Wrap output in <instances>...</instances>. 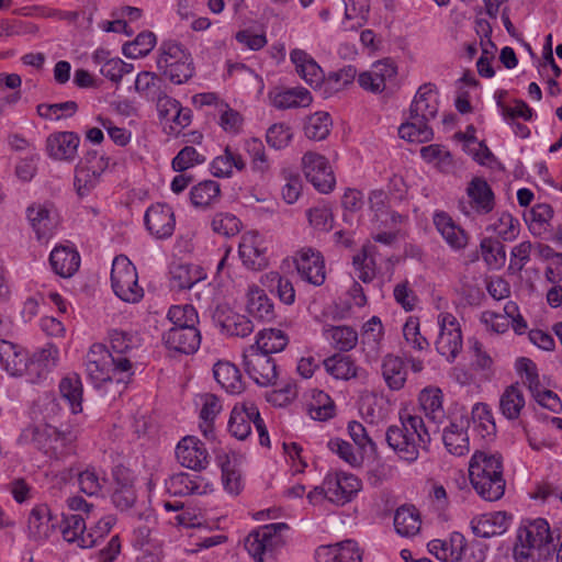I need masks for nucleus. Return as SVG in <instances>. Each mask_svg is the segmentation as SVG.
I'll use <instances>...</instances> for the list:
<instances>
[{
  "mask_svg": "<svg viewBox=\"0 0 562 562\" xmlns=\"http://www.w3.org/2000/svg\"><path fill=\"white\" fill-rule=\"evenodd\" d=\"M385 441L401 460L413 463L420 450L428 449L430 430L420 415L404 408L400 411V424L386 429Z\"/></svg>",
  "mask_w": 562,
  "mask_h": 562,
  "instance_id": "obj_1",
  "label": "nucleus"
},
{
  "mask_svg": "<svg viewBox=\"0 0 562 562\" xmlns=\"http://www.w3.org/2000/svg\"><path fill=\"white\" fill-rule=\"evenodd\" d=\"M554 531L543 518L524 520L516 533L513 557L515 562H540L555 551Z\"/></svg>",
  "mask_w": 562,
  "mask_h": 562,
  "instance_id": "obj_2",
  "label": "nucleus"
},
{
  "mask_svg": "<svg viewBox=\"0 0 562 562\" xmlns=\"http://www.w3.org/2000/svg\"><path fill=\"white\" fill-rule=\"evenodd\" d=\"M469 476L473 488L487 502L503 497L506 482L501 456L476 451L469 464Z\"/></svg>",
  "mask_w": 562,
  "mask_h": 562,
  "instance_id": "obj_3",
  "label": "nucleus"
},
{
  "mask_svg": "<svg viewBox=\"0 0 562 562\" xmlns=\"http://www.w3.org/2000/svg\"><path fill=\"white\" fill-rule=\"evenodd\" d=\"M86 371L97 387L112 381L127 383L134 374L132 361L114 358L102 344L90 347L86 358Z\"/></svg>",
  "mask_w": 562,
  "mask_h": 562,
  "instance_id": "obj_4",
  "label": "nucleus"
},
{
  "mask_svg": "<svg viewBox=\"0 0 562 562\" xmlns=\"http://www.w3.org/2000/svg\"><path fill=\"white\" fill-rule=\"evenodd\" d=\"M290 526L285 522H272L252 530L245 539V549L255 562H277L286 544V532Z\"/></svg>",
  "mask_w": 562,
  "mask_h": 562,
  "instance_id": "obj_5",
  "label": "nucleus"
},
{
  "mask_svg": "<svg viewBox=\"0 0 562 562\" xmlns=\"http://www.w3.org/2000/svg\"><path fill=\"white\" fill-rule=\"evenodd\" d=\"M156 63L158 70L175 85L187 82L194 74L190 52L173 40L160 44Z\"/></svg>",
  "mask_w": 562,
  "mask_h": 562,
  "instance_id": "obj_6",
  "label": "nucleus"
},
{
  "mask_svg": "<svg viewBox=\"0 0 562 562\" xmlns=\"http://www.w3.org/2000/svg\"><path fill=\"white\" fill-rule=\"evenodd\" d=\"M66 505L70 512L75 513H63L60 525L63 538L82 549L81 539H86L88 521L91 518H97L95 507L79 495L68 497Z\"/></svg>",
  "mask_w": 562,
  "mask_h": 562,
  "instance_id": "obj_7",
  "label": "nucleus"
},
{
  "mask_svg": "<svg viewBox=\"0 0 562 562\" xmlns=\"http://www.w3.org/2000/svg\"><path fill=\"white\" fill-rule=\"evenodd\" d=\"M111 285L115 295L124 302L137 303L144 296L136 268L123 255L115 257L112 262Z\"/></svg>",
  "mask_w": 562,
  "mask_h": 562,
  "instance_id": "obj_8",
  "label": "nucleus"
},
{
  "mask_svg": "<svg viewBox=\"0 0 562 562\" xmlns=\"http://www.w3.org/2000/svg\"><path fill=\"white\" fill-rule=\"evenodd\" d=\"M495 196L485 179L474 177L465 189V196L458 202V210L467 217L485 215L493 211Z\"/></svg>",
  "mask_w": 562,
  "mask_h": 562,
  "instance_id": "obj_9",
  "label": "nucleus"
},
{
  "mask_svg": "<svg viewBox=\"0 0 562 562\" xmlns=\"http://www.w3.org/2000/svg\"><path fill=\"white\" fill-rule=\"evenodd\" d=\"M437 324L439 334L435 341L436 350L449 362H452L463 346L460 323L453 314L442 312L437 317Z\"/></svg>",
  "mask_w": 562,
  "mask_h": 562,
  "instance_id": "obj_10",
  "label": "nucleus"
},
{
  "mask_svg": "<svg viewBox=\"0 0 562 562\" xmlns=\"http://www.w3.org/2000/svg\"><path fill=\"white\" fill-rule=\"evenodd\" d=\"M305 178L321 193H329L336 184V178L328 159L315 151H306L302 157Z\"/></svg>",
  "mask_w": 562,
  "mask_h": 562,
  "instance_id": "obj_11",
  "label": "nucleus"
},
{
  "mask_svg": "<svg viewBox=\"0 0 562 562\" xmlns=\"http://www.w3.org/2000/svg\"><path fill=\"white\" fill-rule=\"evenodd\" d=\"M245 371L258 385H274L278 380V368L274 359L262 351L247 347L243 352Z\"/></svg>",
  "mask_w": 562,
  "mask_h": 562,
  "instance_id": "obj_12",
  "label": "nucleus"
},
{
  "mask_svg": "<svg viewBox=\"0 0 562 562\" xmlns=\"http://www.w3.org/2000/svg\"><path fill=\"white\" fill-rule=\"evenodd\" d=\"M361 490V481L350 473L327 474L322 484L324 497L337 505L350 502Z\"/></svg>",
  "mask_w": 562,
  "mask_h": 562,
  "instance_id": "obj_13",
  "label": "nucleus"
},
{
  "mask_svg": "<svg viewBox=\"0 0 562 562\" xmlns=\"http://www.w3.org/2000/svg\"><path fill=\"white\" fill-rule=\"evenodd\" d=\"M75 437L70 432H63L55 427L45 426L38 429L35 441L38 448L49 458L61 459L74 451Z\"/></svg>",
  "mask_w": 562,
  "mask_h": 562,
  "instance_id": "obj_14",
  "label": "nucleus"
},
{
  "mask_svg": "<svg viewBox=\"0 0 562 562\" xmlns=\"http://www.w3.org/2000/svg\"><path fill=\"white\" fill-rule=\"evenodd\" d=\"M397 76V68L390 59L374 63L367 71L359 74V86L372 93H382L389 85L394 83Z\"/></svg>",
  "mask_w": 562,
  "mask_h": 562,
  "instance_id": "obj_15",
  "label": "nucleus"
},
{
  "mask_svg": "<svg viewBox=\"0 0 562 562\" xmlns=\"http://www.w3.org/2000/svg\"><path fill=\"white\" fill-rule=\"evenodd\" d=\"M27 221L40 241L48 240L58 225V215L52 204L33 203L26 209Z\"/></svg>",
  "mask_w": 562,
  "mask_h": 562,
  "instance_id": "obj_16",
  "label": "nucleus"
},
{
  "mask_svg": "<svg viewBox=\"0 0 562 562\" xmlns=\"http://www.w3.org/2000/svg\"><path fill=\"white\" fill-rule=\"evenodd\" d=\"M144 222L149 234L156 239L170 238L176 227L172 207L161 203L154 204L147 209Z\"/></svg>",
  "mask_w": 562,
  "mask_h": 562,
  "instance_id": "obj_17",
  "label": "nucleus"
},
{
  "mask_svg": "<svg viewBox=\"0 0 562 562\" xmlns=\"http://www.w3.org/2000/svg\"><path fill=\"white\" fill-rule=\"evenodd\" d=\"M300 277L313 284L322 285L326 279L325 262L321 252L313 248H302L294 257Z\"/></svg>",
  "mask_w": 562,
  "mask_h": 562,
  "instance_id": "obj_18",
  "label": "nucleus"
},
{
  "mask_svg": "<svg viewBox=\"0 0 562 562\" xmlns=\"http://www.w3.org/2000/svg\"><path fill=\"white\" fill-rule=\"evenodd\" d=\"M176 458L182 467L194 471H201L209 464L205 445L194 436H187L178 442Z\"/></svg>",
  "mask_w": 562,
  "mask_h": 562,
  "instance_id": "obj_19",
  "label": "nucleus"
},
{
  "mask_svg": "<svg viewBox=\"0 0 562 562\" xmlns=\"http://www.w3.org/2000/svg\"><path fill=\"white\" fill-rule=\"evenodd\" d=\"M167 491L173 496L206 495L213 491L212 484L199 474L179 472L166 481Z\"/></svg>",
  "mask_w": 562,
  "mask_h": 562,
  "instance_id": "obj_20",
  "label": "nucleus"
},
{
  "mask_svg": "<svg viewBox=\"0 0 562 562\" xmlns=\"http://www.w3.org/2000/svg\"><path fill=\"white\" fill-rule=\"evenodd\" d=\"M59 358V349L53 344H46L27 355V371L25 375L30 382H36L45 378L56 366Z\"/></svg>",
  "mask_w": 562,
  "mask_h": 562,
  "instance_id": "obj_21",
  "label": "nucleus"
},
{
  "mask_svg": "<svg viewBox=\"0 0 562 562\" xmlns=\"http://www.w3.org/2000/svg\"><path fill=\"white\" fill-rule=\"evenodd\" d=\"M266 250L265 240L258 233L248 232L241 236L238 254L244 266L248 269L261 270L267 267Z\"/></svg>",
  "mask_w": 562,
  "mask_h": 562,
  "instance_id": "obj_22",
  "label": "nucleus"
},
{
  "mask_svg": "<svg viewBox=\"0 0 562 562\" xmlns=\"http://www.w3.org/2000/svg\"><path fill=\"white\" fill-rule=\"evenodd\" d=\"M432 222L437 232L453 251L465 249L469 244V234L447 212L436 211Z\"/></svg>",
  "mask_w": 562,
  "mask_h": 562,
  "instance_id": "obj_23",
  "label": "nucleus"
},
{
  "mask_svg": "<svg viewBox=\"0 0 562 562\" xmlns=\"http://www.w3.org/2000/svg\"><path fill=\"white\" fill-rule=\"evenodd\" d=\"M469 425L470 420L467 417L460 416L452 419L443 429L442 441L449 453L462 457L470 451Z\"/></svg>",
  "mask_w": 562,
  "mask_h": 562,
  "instance_id": "obj_24",
  "label": "nucleus"
},
{
  "mask_svg": "<svg viewBox=\"0 0 562 562\" xmlns=\"http://www.w3.org/2000/svg\"><path fill=\"white\" fill-rule=\"evenodd\" d=\"M80 137L75 132H57L46 139V150L54 160L72 161L77 157Z\"/></svg>",
  "mask_w": 562,
  "mask_h": 562,
  "instance_id": "obj_25",
  "label": "nucleus"
},
{
  "mask_svg": "<svg viewBox=\"0 0 562 562\" xmlns=\"http://www.w3.org/2000/svg\"><path fill=\"white\" fill-rule=\"evenodd\" d=\"M165 346L175 352L192 355L201 345V334L198 328L170 327L162 336Z\"/></svg>",
  "mask_w": 562,
  "mask_h": 562,
  "instance_id": "obj_26",
  "label": "nucleus"
},
{
  "mask_svg": "<svg viewBox=\"0 0 562 562\" xmlns=\"http://www.w3.org/2000/svg\"><path fill=\"white\" fill-rule=\"evenodd\" d=\"M259 409L252 402L234 406L228 420V430L238 440H245L251 434V425L258 418Z\"/></svg>",
  "mask_w": 562,
  "mask_h": 562,
  "instance_id": "obj_27",
  "label": "nucleus"
},
{
  "mask_svg": "<svg viewBox=\"0 0 562 562\" xmlns=\"http://www.w3.org/2000/svg\"><path fill=\"white\" fill-rule=\"evenodd\" d=\"M439 110V93L436 85L427 82L416 91L411 103L409 112L428 122L437 116Z\"/></svg>",
  "mask_w": 562,
  "mask_h": 562,
  "instance_id": "obj_28",
  "label": "nucleus"
},
{
  "mask_svg": "<svg viewBox=\"0 0 562 562\" xmlns=\"http://www.w3.org/2000/svg\"><path fill=\"white\" fill-rule=\"evenodd\" d=\"M510 522L512 516L506 512H492L474 517L471 528L476 537L491 538L506 532Z\"/></svg>",
  "mask_w": 562,
  "mask_h": 562,
  "instance_id": "obj_29",
  "label": "nucleus"
},
{
  "mask_svg": "<svg viewBox=\"0 0 562 562\" xmlns=\"http://www.w3.org/2000/svg\"><path fill=\"white\" fill-rule=\"evenodd\" d=\"M316 562H361L362 553L353 540L321 546L315 551Z\"/></svg>",
  "mask_w": 562,
  "mask_h": 562,
  "instance_id": "obj_30",
  "label": "nucleus"
},
{
  "mask_svg": "<svg viewBox=\"0 0 562 562\" xmlns=\"http://www.w3.org/2000/svg\"><path fill=\"white\" fill-rule=\"evenodd\" d=\"M384 328L378 316H372L363 325L361 334V350L364 355L366 362L374 363L382 352V338Z\"/></svg>",
  "mask_w": 562,
  "mask_h": 562,
  "instance_id": "obj_31",
  "label": "nucleus"
},
{
  "mask_svg": "<svg viewBox=\"0 0 562 562\" xmlns=\"http://www.w3.org/2000/svg\"><path fill=\"white\" fill-rule=\"evenodd\" d=\"M268 97L271 105L278 110L307 108L313 102L312 93L303 87L274 88Z\"/></svg>",
  "mask_w": 562,
  "mask_h": 562,
  "instance_id": "obj_32",
  "label": "nucleus"
},
{
  "mask_svg": "<svg viewBox=\"0 0 562 562\" xmlns=\"http://www.w3.org/2000/svg\"><path fill=\"white\" fill-rule=\"evenodd\" d=\"M428 551L442 562H456L468 549L464 536L460 532H451L446 539H434L428 542Z\"/></svg>",
  "mask_w": 562,
  "mask_h": 562,
  "instance_id": "obj_33",
  "label": "nucleus"
},
{
  "mask_svg": "<svg viewBox=\"0 0 562 562\" xmlns=\"http://www.w3.org/2000/svg\"><path fill=\"white\" fill-rule=\"evenodd\" d=\"M27 355L22 347L0 339V367L11 376L25 375Z\"/></svg>",
  "mask_w": 562,
  "mask_h": 562,
  "instance_id": "obj_34",
  "label": "nucleus"
},
{
  "mask_svg": "<svg viewBox=\"0 0 562 562\" xmlns=\"http://www.w3.org/2000/svg\"><path fill=\"white\" fill-rule=\"evenodd\" d=\"M442 400V391L436 386H427L418 395L420 411L425 414L428 422L435 425L436 429H438L446 417Z\"/></svg>",
  "mask_w": 562,
  "mask_h": 562,
  "instance_id": "obj_35",
  "label": "nucleus"
},
{
  "mask_svg": "<svg viewBox=\"0 0 562 562\" xmlns=\"http://www.w3.org/2000/svg\"><path fill=\"white\" fill-rule=\"evenodd\" d=\"M49 263L56 274L70 278L80 267V255L71 246H56L49 255Z\"/></svg>",
  "mask_w": 562,
  "mask_h": 562,
  "instance_id": "obj_36",
  "label": "nucleus"
},
{
  "mask_svg": "<svg viewBox=\"0 0 562 562\" xmlns=\"http://www.w3.org/2000/svg\"><path fill=\"white\" fill-rule=\"evenodd\" d=\"M169 274L170 285L177 290H189L206 278L203 268L187 262H173L170 266Z\"/></svg>",
  "mask_w": 562,
  "mask_h": 562,
  "instance_id": "obj_37",
  "label": "nucleus"
},
{
  "mask_svg": "<svg viewBox=\"0 0 562 562\" xmlns=\"http://www.w3.org/2000/svg\"><path fill=\"white\" fill-rule=\"evenodd\" d=\"M382 378L391 391H400L407 381V367L400 356L387 353L383 357L381 363Z\"/></svg>",
  "mask_w": 562,
  "mask_h": 562,
  "instance_id": "obj_38",
  "label": "nucleus"
},
{
  "mask_svg": "<svg viewBox=\"0 0 562 562\" xmlns=\"http://www.w3.org/2000/svg\"><path fill=\"white\" fill-rule=\"evenodd\" d=\"M54 531L50 509L46 504L35 505L27 518V535L35 541L46 540Z\"/></svg>",
  "mask_w": 562,
  "mask_h": 562,
  "instance_id": "obj_39",
  "label": "nucleus"
},
{
  "mask_svg": "<svg viewBox=\"0 0 562 562\" xmlns=\"http://www.w3.org/2000/svg\"><path fill=\"white\" fill-rule=\"evenodd\" d=\"M499 412L508 420H517L526 407V397L519 383L505 387L499 396Z\"/></svg>",
  "mask_w": 562,
  "mask_h": 562,
  "instance_id": "obj_40",
  "label": "nucleus"
},
{
  "mask_svg": "<svg viewBox=\"0 0 562 562\" xmlns=\"http://www.w3.org/2000/svg\"><path fill=\"white\" fill-rule=\"evenodd\" d=\"M247 312L261 322H272L276 317L274 305L266 292L258 285H250L247 291Z\"/></svg>",
  "mask_w": 562,
  "mask_h": 562,
  "instance_id": "obj_41",
  "label": "nucleus"
},
{
  "mask_svg": "<svg viewBox=\"0 0 562 562\" xmlns=\"http://www.w3.org/2000/svg\"><path fill=\"white\" fill-rule=\"evenodd\" d=\"M325 340L336 350L347 352L358 344V333L351 326L325 324L322 328Z\"/></svg>",
  "mask_w": 562,
  "mask_h": 562,
  "instance_id": "obj_42",
  "label": "nucleus"
},
{
  "mask_svg": "<svg viewBox=\"0 0 562 562\" xmlns=\"http://www.w3.org/2000/svg\"><path fill=\"white\" fill-rule=\"evenodd\" d=\"M213 374L216 382L228 394H240L245 389L239 369L229 361H217L213 367Z\"/></svg>",
  "mask_w": 562,
  "mask_h": 562,
  "instance_id": "obj_43",
  "label": "nucleus"
},
{
  "mask_svg": "<svg viewBox=\"0 0 562 562\" xmlns=\"http://www.w3.org/2000/svg\"><path fill=\"white\" fill-rule=\"evenodd\" d=\"M60 397L68 404L72 414L82 412L83 385L79 374L68 373L58 384Z\"/></svg>",
  "mask_w": 562,
  "mask_h": 562,
  "instance_id": "obj_44",
  "label": "nucleus"
},
{
  "mask_svg": "<svg viewBox=\"0 0 562 562\" xmlns=\"http://www.w3.org/2000/svg\"><path fill=\"white\" fill-rule=\"evenodd\" d=\"M139 342V337L132 331L112 329L109 334L110 347L108 349L114 358L132 361V353L138 348Z\"/></svg>",
  "mask_w": 562,
  "mask_h": 562,
  "instance_id": "obj_45",
  "label": "nucleus"
},
{
  "mask_svg": "<svg viewBox=\"0 0 562 562\" xmlns=\"http://www.w3.org/2000/svg\"><path fill=\"white\" fill-rule=\"evenodd\" d=\"M290 59L295 65L299 76L310 86L318 85L323 80L322 68L306 52L293 49Z\"/></svg>",
  "mask_w": 562,
  "mask_h": 562,
  "instance_id": "obj_46",
  "label": "nucleus"
},
{
  "mask_svg": "<svg viewBox=\"0 0 562 562\" xmlns=\"http://www.w3.org/2000/svg\"><path fill=\"white\" fill-rule=\"evenodd\" d=\"M221 200V186L214 180H204L190 190V201L194 207L209 209Z\"/></svg>",
  "mask_w": 562,
  "mask_h": 562,
  "instance_id": "obj_47",
  "label": "nucleus"
},
{
  "mask_svg": "<svg viewBox=\"0 0 562 562\" xmlns=\"http://www.w3.org/2000/svg\"><path fill=\"white\" fill-rule=\"evenodd\" d=\"M245 150L250 158L251 171L261 179H266L272 171V161L266 153L263 143L258 138H250L245 143Z\"/></svg>",
  "mask_w": 562,
  "mask_h": 562,
  "instance_id": "obj_48",
  "label": "nucleus"
},
{
  "mask_svg": "<svg viewBox=\"0 0 562 562\" xmlns=\"http://www.w3.org/2000/svg\"><path fill=\"white\" fill-rule=\"evenodd\" d=\"M288 344L289 337L284 331L278 328H265L257 334L255 344L249 347L270 356L284 350Z\"/></svg>",
  "mask_w": 562,
  "mask_h": 562,
  "instance_id": "obj_49",
  "label": "nucleus"
},
{
  "mask_svg": "<svg viewBox=\"0 0 562 562\" xmlns=\"http://www.w3.org/2000/svg\"><path fill=\"white\" fill-rule=\"evenodd\" d=\"M375 254L376 247L372 244H366L361 251L352 258L356 276L364 283H370L375 278Z\"/></svg>",
  "mask_w": 562,
  "mask_h": 562,
  "instance_id": "obj_50",
  "label": "nucleus"
},
{
  "mask_svg": "<svg viewBox=\"0 0 562 562\" xmlns=\"http://www.w3.org/2000/svg\"><path fill=\"white\" fill-rule=\"evenodd\" d=\"M245 168L246 162L243 156L237 151L231 150L228 147L211 162V172L217 178H229L234 169L243 171Z\"/></svg>",
  "mask_w": 562,
  "mask_h": 562,
  "instance_id": "obj_51",
  "label": "nucleus"
},
{
  "mask_svg": "<svg viewBox=\"0 0 562 562\" xmlns=\"http://www.w3.org/2000/svg\"><path fill=\"white\" fill-rule=\"evenodd\" d=\"M217 322L222 330L229 336L244 338L254 331L252 322L247 316L233 311L218 314Z\"/></svg>",
  "mask_w": 562,
  "mask_h": 562,
  "instance_id": "obj_52",
  "label": "nucleus"
},
{
  "mask_svg": "<svg viewBox=\"0 0 562 562\" xmlns=\"http://www.w3.org/2000/svg\"><path fill=\"white\" fill-rule=\"evenodd\" d=\"M401 138L412 143H426L432 138L429 122L409 112V120L398 127Z\"/></svg>",
  "mask_w": 562,
  "mask_h": 562,
  "instance_id": "obj_53",
  "label": "nucleus"
},
{
  "mask_svg": "<svg viewBox=\"0 0 562 562\" xmlns=\"http://www.w3.org/2000/svg\"><path fill=\"white\" fill-rule=\"evenodd\" d=\"M420 516L414 506H401L394 515V528L402 537H413L420 529Z\"/></svg>",
  "mask_w": 562,
  "mask_h": 562,
  "instance_id": "obj_54",
  "label": "nucleus"
},
{
  "mask_svg": "<svg viewBox=\"0 0 562 562\" xmlns=\"http://www.w3.org/2000/svg\"><path fill=\"white\" fill-rule=\"evenodd\" d=\"M328 374L337 380H350L358 376L359 367L350 356L334 355L324 360Z\"/></svg>",
  "mask_w": 562,
  "mask_h": 562,
  "instance_id": "obj_55",
  "label": "nucleus"
},
{
  "mask_svg": "<svg viewBox=\"0 0 562 562\" xmlns=\"http://www.w3.org/2000/svg\"><path fill=\"white\" fill-rule=\"evenodd\" d=\"M135 90L147 101H155L165 93L162 79L151 71H142L136 76Z\"/></svg>",
  "mask_w": 562,
  "mask_h": 562,
  "instance_id": "obj_56",
  "label": "nucleus"
},
{
  "mask_svg": "<svg viewBox=\"0 0 562 562\" xmlns=\"http://www.w3.org/2000/svg\"><path fill=\"white\" fill-rule=\"evenodd\" d=\"M95 521L91 522L87 529L86 539H81L82 549H89L94 547L101 539L110 533L114 525L116 524V517L112 514L97 515Z\"/></svg>",
  "mask_w": 562,
  "mask_h": 562,
  "instance_id": "obj_57",
  "label": "nucleus"
},
{
  "mask_svg": "<svg viewBox=\"0 0 562 562\" xmlns=\"http://www.w3.org/2000/svg\"><path fill=\"white\" fill-rule=\"evenodd\" d=\"M124 470L116 469L113 472L116 484L119 485L112 495V502L114 506L121 510L131 508L136 501V492L133 487L132 481L128 476L120 477Z\"/></svg>",
  "mask_w": 562,
  "mask_h": 562,
  "instance_id": "obj_58",
  "label": "nucleus"
},
{
  "mask_svg": "<svg viewBox=\"0 0 562 562\" xmlns=\"http://www.w3.org/2000/svg\"><path fill=\"white\" fill-rule=\"evenodd\" d=\"M106 482V474L100 468L88 467L78 474L80 491L89 496L99 495Z\"/></svg>",
  "mask_w": 562,
  "mask_h": 562,
  "instance_id": "obj_59",
  "label": "nucleus"
},
{
  "mask_svg": "<svg viewBox=\"0 0 562 562\" xmlns=\"http://www.w3.org/2000/svg\"><path fill=\"white\" fill-rule=\"evenodd\" d=\"M307 413L315 420H328L335 415V405L329 395L323 391H314L306 405Z\"/></svg>",
  "mask_w": 562,
  "mask_h": 562,
  "instance_id": "obj_60",
  "label": "nucleus"
},
{
  "mask_svg": "<svg viewBox=\"0 0 562 562\" xmlns=\"http://www.w3.org/2000/svg\"><path fill=\"white\" fill-rule=\"evenodd\" d=\"M330 127V115L327 112L319 111L307 119L304 125V134L310 139L323 140L328 136Z\"/></svg>",
  "mask_w": 562,
  "mask_h": 562,
  "instance_id": "obj_61",
  "label": "nucleus"
},
{
  "mask_svg": "<svg viewBox=\"0 0 562 562\" xmlns=\"http://www.w3.org/2000/svg\"><path fill=\"white\" fill-rule=\"evenodd\" d=\"M270 290L280 299V301L286 305H291L295 301V290L293 283L279 272H269L266 274V283Z\"/></svg>",
  "mask_w": 562,
  "mask_h": 562,
  "instance_id": "obj_62",
  "label": "nucleus"
},
{
  "mask_svg": "<svg viewBox=\"0 0 562 562\" xmlns=\"http://www.w3.org/2000/svg\"><path fill=\"white\" fill-rule=\"evenodd\" d=\"M220 463L225 491L232 495H238L243 488V480L235 460H231L228 456H225L224 458H220Z\"/></svg>",
  "mask_w": 562,
  "mask_h": 562,
  "instance_id": "obj_63",
  "label": "nucleus"
},
{
  "mask_svg": "<svg viewBox=\"0 0 562 562\" xmlns=\"http://www.w3.org/2000/svg\"><path fill=\"white\" fill-rule=\"evenodd\" d=\"M157 42L156 35L150 31L139 33L133 42L123 46V54L127 58H140L148 55Z\"/></svg>",
  "mask_w": 562,
  "mask_h": 562,
  "instance_id": "obj_64",
  "label": "nucleus"
}]
</instances>
